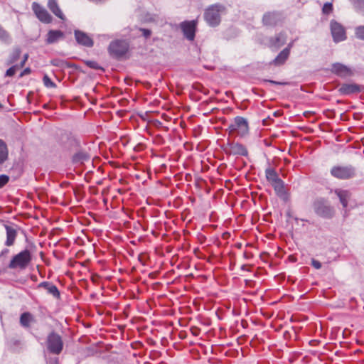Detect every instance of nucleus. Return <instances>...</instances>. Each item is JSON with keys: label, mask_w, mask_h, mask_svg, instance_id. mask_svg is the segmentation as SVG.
Returning <instances> with one entry per match:
<instances>
[{"label": "nucleus", "mask_w": 364, "mask_h": 364, "mask_svg": "<svg viewBox=\"0 0 364 364\" xmlns=\"http://www.w3.org/2000/svg\"><path fill=\"white\" fill-rule=\"evenodd\" d=\"M225 11V8L223 5L215 4L210 6L204 13V18L207 23L215 27L220 24L221 21V15Z\"/></svg>", "instance_id": "obj_1"}, {"label": "nucleus", "mask_w": 364, "mask_h": 364, "mask_svg": "<svg viewBox=\"0 0 364 364\" xmlns=\"http://www.w3.org/2000/svg\"><path fill=\"white\" fill-rule=\"evenodd\" d=\"M32 260L31 252L26 249L14 255L9 264L10 269H26Z\"/></svg>", "instance_id": "obj_2"}, {"label": "nucleus", "mask_w": 364, "mask_h": 364, "mask_svg": "<svg viewBox=\"0 0 364 364\" xmlns=\"http://www.w3.org/2000/svg\"><path fill=\"white\" fill-rule=\"evenodd\" d=\"M330 172L333 177L340 180H348L356 176V169L352 165L334 166Z\"/></svg>", "instance_id": "obj_3"}, {"label": "nucleus", "mask_w": 364, "mask_h": 364, "mask_svg": "<svg viewBox=\"0 0 364 364\" xmlns=\"http://www.w3.org/2000/svg\"><path fill=\"white\" fill-rule=\"evenodd\" d=\"M316 214L323 218L331 219L335 215V209L324 198L317 199L313 205Z\"/></svg>", "instance_id": "obj_4"}, {"label": "nucleus", "mask_w": 364, "mask_h": 364, "mask_svg": "<svg viewBox=\"0 0 364 364\" xmlns=\"http://www.w3.org/2000/svg\"><path fill=\"white\" fill-rule=\"evenodd\" d=\"M230 134L237 133L238 136L243 137L249 132L248 122L242 117H236L232 123L228 126Z\"/></svg>", "instance_id": "obj_5"}, {"label": "nucleus", "mask_w": 364, "mask_h": 364, "mask_svg": "<svg viewBox=\"0 0 364 364\" xmlns=\"http://www.w3.org/2000/svg\"><path fill=\"white\" fill-rule=\"evenodd\" d=\"M48 351L55 355H59L63 348V342L61 336L55 332L48 334L46 340Z\"/></svg>", "instance_id": "obj_6"}, {"label": "nucleus", "mask_w": 364, "mask_h": 364, "mask_svg": "<svg viewBox=\"0 0 364 364\" xmlns=\"http://www.w3.org/2000/svg\"><path fill=\"white\" fill-rule=\"evenodd\" d=\"M108 49L111 55L116 58H120L127 53L129 43L125 40H116L111 42Z\"/></svg>", "instance_id": "obj_7"}, {"label": "nucleus", "mask_w": 364, "mask_h": 364, "mask_svg": "<svg viewBox=\"0 0 364 364\" xmlns=\"http://www.w3.org/2000/svg\"><path fill=\"white\" fill-rule=\"evenodd\" d=\"M224 151L229 155L242 156H247L248 155V151L246 146L239 142H228Z\"/></svg>", "instance_id": "obj_8"}, {"label": "nucleus", "mask_w": 364, "mask_h": 364, "mask_svg": "<svg viewBox=\"0 0 364 364\" xmlns=\"http://www.w3.org/2000/svg\"><path fill=\"white\" fill-rule=\"evenodd\" d=\"M196 26L197 21L196 20L185 21L180 23V28L185 38L190 41H193L195 38Z\"/></svg>", "instance_id": "obj_9"}, {"label": "nucleus", "mask_w": 364, "mask_h": 364, "mask_svg": "<svg viewBox=\"0 0 364 364\" xmlns=\"http://www.w3.org/2000/svg\"><path fill=\"white\" fill-rule=\"evenodd\" d=\"M331 32L333 41L338 43L346 40V33L344 27L338 22L332 20L330 23Z\"/></svg>", "instance_id": "obj_10"}, {"label": "nucleus", "mask_w": 364, "mask_h": 364, "mask_svg": "<svg viewBox=\"0 0 364 364\" xmlns=\"http://www.w3.org/2000/svg\"><path fill=\"white\" fill-rule=\"evenodd\" d=\"M32 9L36 15L37 18L45 23H49L52 21V16L41 5L36 2H33L32 4Z\"/></svg>", "instance_id": "obj_11"}, {"label": "nucleus", "mask_w": 364, "mask_h": 364, "mask_svg": "<svg viewBox=\"0 0 364 364\" xmlns=\"http://www.w3.org/2000/svg\"><path fill=\"white\" fill-rule=\"evenodd\" d=\"M331 70L333 73L341 77L351 76L353 74L350 68L340 63H333Z\"/></svg>", "instance_id": "obj_12"}, {"label": "nucleus", "mask_w": 364, "mask_h": 364, "mask_svg": "<svg viewBox=\"0 0 364 364\" xmlns=\"http://www.w3.org/2000/svg\"><path fill=\"white\" fill-rule=\"evenodd\" d=\"M361 91L362 87L355 83H344L338 89V92L343 95H349Z\"/></svg>", "instance_id": "obj_13"}, {"label": "nucleus", "mask_w": 364, "mask_h": 364, "mask_svg": "<svg viewBox=\"0 0 364 364\" xmlns=\"http://www.w3.org/2000/svg\"><path fill=\"white\" fill-rule=\"evenodd\" d=\"M75 37L77 43L89 48L93 46V40L85 32L76 30L75 31Z\"/></svg>", "instance_id": "obj_14"}, {"label": "nucleus", "mask_w": 364, "mask_h": 364, "mask_svg": "<svg viewBox=\"0 0 364 364\" xmlns=\"http://www.w3.org/2000/svg\"><path fill=\"white\" fill-rule=\"evenodd\" d=\"M277 196L284 200H287L289 196L284 188V183L281 179L277 183L272 185Z\"/></svg>", "instance_id": "obj_15"}, {"label": "nucleus", "mask_w": 364, "mask_h": 364, "mask_svg": "<svg viewBox=\"0 0 364 364\" xmlns=\"http://www.w3.org/2000/svg\"><path fill=\"white\" fill-rule=\"evenodd\" d=\"M5 229L6 231V240L5 242V245L6 246H11L14 245L17 235L16 230L7 225H5Z\"/></svg>", "instance_id": "obj_16"}, {"label": "nucleus", "mask_w": 364, "mask_h": 364, "mask_svg": "<svg viewBox=\"0 0 364 364\" xmlns=\"http://www.w3.org/2000/svg\"><path fill=\"white\" fill-rule=\"evenodd\" d=\"M287 41V36L283 33L277 34L269 40V46L272 48H279L283 46Z\"/></svg>", "instance_id": "obj_17"}, {"label": "nucleus", "mask_w": 364, "mask_h": 364, "mask_svg": "<svg viewBox=\"0 0 364 364\" xmlns=\"http://www.w3.org/2000/svg\"><path fill=\"white\" fill-rule=\"evenodd\" d=\"M90 159V156L87 152L85 151H79L73 155L72 161L75 164H82L85 161H89Z\"/></svg>", "instance_id": "obj_18"}, {"label": "nucleus", "mask_w": 364, "mask_h": 364, "mask_svg": "<svg viewBox=\"0 0 364 364\" xmlns=\"http://www.w3.org/2000/svg\"><path fill=\"white\" fill-rule=\"evenodd\" d=\"M38 287L44 288L48 294L53 295L55 298L60 297V291H58L57 287L52 283L48 282H43L39 284Z\"/></svg>", "instance_id": "obj_19"}, {"label": "nucleus", "mask_w": 364, "mask_h": 364, "mask_svg": "<svg viewBox=\"0 0 364 364\" xmlns=\"http://www.w3.org/2000/svg\"><path fill=\"white\" fill-rule=\"evenodd\" d=\"M279 17V14L275 12H267L264 14L262 21L264 25L273 26L277 23Z\"/></svg>", "instance_id": "obj_20"}, {"label": "nucleus", "mask_w": 364, "mask_h": 364, "mask_svg": "<svg viewBox=\"0 0 364 364\" xmlns=\"http://www.w3.org/2000/svg\"><path fill=\"white\" fill-rule=\"evenodd\" d=\"M48 7L59 18L64 20L65 16L60 10L56 0H48Z\"/></svg>", "instance_id": "obj_21"}, {"label": "nucleus", "mask_w": 364, "mask_h": 364, "mask_svg": "<svg viewBox=\"0 0 364 364\" xmlns=\"http://www.w3.org/2000/svg\"><path fill=\"white\" fill-rule=\"evenodd\" d=\"M334 193L338 197L341 203L343 208L348 206V199L350 198V193L346 190L336 189Z\"/></svg>", "instance_id": "obj_22"}, {"label": "nucleus", "mask_w": 364, "mask_h": 364, "mask_svg": "<svg viewBox=\"0 0 364 364\" xmlns=\"http://www.w3.org/2000/svg\"><path fill=\"white\" fill-rule=\"evenodd\" d=\"M265 176L267 181L271 184V186L281 180L276 171L271 167L266 168Z\"/></svg>", "instance_id": "obj_23"}, {"label": "nucleus", "mask_w": 364, "mask_h": 364, "mask_svg": "<svg viewBox=\"0 0 364 364\" xmlns=\"http://www.w3.org/2000/svg\"><path fill=\"white\" fill-rule=\"evenodd\" d=\"M289 53H288L287 49H284L282 50L279 55L270 63V64H273L276 66H279L283 65L286 60L288 59Z\"/></svg>", "instance_id": "obj_24"}, {"label": "nucleus", "mask_w": 364, "mask_h": 364, "mask_svg": "<svg viewBox=\"0 0 364 364\" xmlns=\"http://www.w3.org/2000/svg\"><path fill=\"white\" fill-rule=\"evenodd\" d=\"M9 159V149L6 143L0 139V165L4 164Z\"/></svg>", "instance_id": "obj_25"}, {"label": "nucleus", "mask_w": 364, "mask_h": 364, "mask_svg": "<svg viewBox=\"0 0 364 364\" xmlns=\"http://www.w3.org/2000/svg\"><path fill=\"white\" fill-rule=\"evenodd\" d=\"M47 36V43L51 44L61 38L63 36V33L60 31L51 30L48 33Z\"/></svg>", "instance_id": "obj_26"}, {"label": "nucleus", "mask_w": 364, "mask_h": 364, "mask_svg": "<svg viewBox=\"0 0 364 364\" xmlns=\"http://www.w3.org/2000/svg\"><path fill=\"white\" fill-rule=\"evenodd\" d=\"M34 321V318L29 312H24L20 316V323L24 328H29Z\"/></svg>", "instance_id": "obj_27"}, {"label": "nucleus", "mask_w": 364, "mask_h": 364, "mask_svg": "<svg viewBox=\"0 0 364 364\" xmlns=\"http://www.w3.org/2000/svg\"><path fill=\"white\" fill-rule=\"evenodd\" d=\"M0 41L10 44L11 43V38L9 33L0 26Z\"/></svg>", "instance_id": "obj_28"}, {"label": "nucleus", "mask_w": 364, "mask_h": 364, "mask_svg": "<svg viewBox=\"0 0 364 364\" xmlns=\"http://www.w3.org/2000/svg\"><path fill=\"white\" fill-rule=\"evenodd\" d=\"M51 64L53 66L58 67L60 68H65L70 67V65L64 60L55 58L51 60Z\"/></svg>", "instance_id": "obj_29"}, {"label": "nucleus", "mask_w": 364, "mask_h": 364, "mask_svg": "<svg viewBox=\"0 0 364 364\" xmlns=\"http://www.w3.org/2000/svg\"><path fill=\"white\" fill-rule=\"evenodd\" d=\"M354 8L364 15V0H350Z\"/></svg>", "instance_id": "obj_30"}, {"label": "nucleus", "mask_w": 364, "mask_h": 364, "mask_svg": "<svg viewBox=\"0 0 364 364\" xmlns=\"http://www.w3.org/2000/svg\"><path fill=\"white\" fill-rule=\"evenodd\" d=\"M21 53V51L19 48H14L10 58V63H15L19 58Z\"/></svg>", "instance_id": "obj_31"}, {"label": "nucleus", "mask_w": 364, "mask_h": 364, "mask_svg": "<svg viewBox=\"0 0 364 364\" xmlns=\"http://www.w3.org/2000/svg\"><path fill=\"white\" fill-rule=\"evenodd\" d=\"M355 36L357 38L364 41V26H359L355 28Z\"/></svg>", "instance_id": "obj_32"}, {"label": "nucleus", "mask_w": 364, "mask_h": 364, "mask_svg": "<svg viewBox=\"0 0 364 364\" xmlns=\"http://www.w3.org/2000/svg\"><path fill=\"white\" fill-rule=\"evenodd\" d=\"M43 81L44 85L47 87L54 88L56 87V85L50 80V78L47 75H45L43 76Z\"/></svg>", "instance_id": "obj_33"}, {"label": "nucleus", "mask_w": 364, "mask_h": 364, "mask_svg": "<svg viewBox=\"0 0 364 364\" xmlns=\"http://www.w3.org/2000/svg\"><path fill=\"white\" fill-rule=\"evenodd\" d=\"M333 10V6L331 3H326L322 9L323 13L325 14H330Z\"/></svg>", "instance_id": "obj_34"}, {"label": "nucleus", "mask_w": 364, "mask_h": 364, "mask_svg": "<svg viewBox=\"0 0 364 364\" xmlns=\"http://www.w3.org/2000/svg\"><path fill=\"white\" fill-rule=\"evenodd\" d=\"M9 181V177L7 175H0V188H3Z\"/></svg>", "instance_id": "obj_35"}, {"label": "nucleus", "mask_w": 364, "mask_h": 364, "mask_svg": "<svg viewBox=\"0 0 364 364\" xmlns=\"http://www.w3.org/2000/svg\"><path fill=\"white\" fill-rule=\"evenodd\" d=\"M87 65H88L90 68H93V69H96V70H98V69H102V68L98 65V63L95 61H92V60H90V61H87L86 63Z\"/></svg>", "instance_id": "obj_36"}, {"label": "nucleus", "mask_w": 364, "mask_h": 364, "mask_svg": "<svg viewBox=\"0 0 364 364\" xmlns=\"http://www.w3.org/2000/svg\"><path fill=\"white\" fill-rule=\"evenodd\" d=\"M18 68L17 66H12L10 68H9L7 70H6V76H13L15 73H16V69Z\"/></svg>", "instance_id": "obj_37"}, {"label": "nucleus", "mask_w": 364, "mask_h": 364, "mask_svg": "<svg viewBox=\"0 0 364 364\" xmlns=\"http://www.w3.org/2000/svg\"><path fill=\"white\" fill-rule=\"evenodd\" d=\"M311 263V265L316 269H319L321 268V263L315 259H312Z\"/></svg>", "instance_id": "obj_38"}, {"label": "nucleus", "mask_w": 364, "mask_h": 364, "mask_svg": "<svg viewBox=\"0 0 364 364\" xmlns=\"http://www.w3.org/2000/svg\"><path fill=\"white\" fill-rule=\"evenodd\" d=\"M140 31H141L142 35L146 38H149L151 34V31L149 29L141 28Z\"/></svg>", "instance_id": "obj_39"}, {"label": "nucleus", "mask_w": 364, "mask_h": 364, "mask_svg": "<svg viewBox=\"0 0 364 364\" xmlns=\"http://www.w3.org/2000/svg\"><path fill=\"white\" fill-rule=\"evenodd\" d=\"M265 82H269L272 85H287V82H277V81H274V80H264Z\"/></svg>", "instance_id": "obj_40"}, {"label": "nucleus", "mask_w": 364, "mask_h": 364, "mask_svg": "<svg viewBox=\"0 0 364 364\" xmlns=\"http://www.w3.org/2000/svg\"><path fill=\"white\" fill-rule=\"evenodd\" d=\"M31 73V69L29 68H27L23 70V72L21 73L20 76L22 77L25 75H28Z\"/></svg>", "instance_id": "obj_41"}, {"label": "nucleus", "mask_w": 364, "mask_h": 364, "mask_svg": "<svg viewBox=\"0 0 364 364\" xmlns=\"http://www.w3.org/2000/svg\"><path fill=\"white\" fill-rule=\"evenodd\" d=\"M294 43V41H292L291 42H290L288 44L287 47L284 48V49H287L288 50V53H290V50L293 47Z\"/></svg>", "instance_id": "obj_42"}, {"label": "nucleus", "mask_w": 364, "mask_h": 364, "mask_svg": "<svg viewBox=\"0 0 364 364\" xmlns=\"http://www.w3.org/2000/svg\"><path fill=\"white\" fill-rule=\"evenodd\" d=\"M8 252H9V250H8V249H4V250L1 252V255H3L6 254V253H8Z\"/></svg>", "instance_id": "obj_43"}, {"label": "nucleus", "mask_w": 364, "mask_h": 364, "mask_svg": "<svg viewBox=\"0 0 364 364\" xmlns=\"http://www.w3.org/2000/svg\"><path fill=\"white\" fill-rule=\"evenodd\" d=\"M28 54H25V55H24V56H23V60L25 62H26V60H27V59H28Z\"/></svg>", "instance_id": "obj_44"}, {"label": "nucleus", "mask_w": 364, "mask_h": 364, "mask_svg": "<svg viewBox=\"0 0 364 364\" xmlns=\"http://www.w3.org/2000/svg\"><path fill=\"white\" fill-rule=\"evenodd\" d=\"M26 62L23 60L21 62V65H20V68H22L24 66Z\"/></svg>", "instance_id": "obj_45"}]
</instances>
